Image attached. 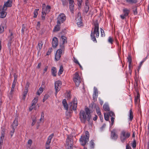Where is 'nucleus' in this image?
<instances>
[{"mask_svg": "<svg viewBox=\"0 0 149 149\" xmlns=\"http://www.w3.org/2000/svg\"><path fill=\"white\" fill-rule=\"evenodd\" d=\"M85 111L82 110H80L79 114V118L81 123L85 124L86 121H87L89 124L91 122V110L86 107L85 108Z\"/></svg>", "mask_w": 149, "mask_h": 149, "instance_id": "nucleus-1", "label": "nucleus"}, {"mask_svg": "<svg viewBox=\"0 0 149 149\" xmlns=\"http://www.w3.org/2000/svg\"><path fill=\"white\" fill-rule=\"evenodd\" d=\"M98 21V20H96L95 21H93V24L94 26V28L93 31H91V39L93 41H95L96 42H97V40L95 38V34H96V37L97 38L98 37L99 34V24Z\"/></svg>", "mask_w": 149, "mask_h": 149, "instance_id": "nucleus-2", "label": "nucleus"}, {"mask_svg": "<svg viewBox=\"0 0 149 149\" xmlns=\"http://www.w3.org/2000/svg\"><path fill=\"white\" fill-rule=\"evenodd\" d=\"M89 132L87 131L85 132V135L81 136L79 139V141L81 144L84 146L88 143L89 141Z\"/></svg>", "mask_w": 149, "mask_h": 149, "instance_id": "nucleus-3", "label": "nucleus"}, {"mask_svg": "<svg viewBox=\"0 0 149 149\" xmlns=\"http://www.w3.org/2000/svg\"><path fill=\"white\" fill-rule=\"evenodd\" d=\"M77 99L76 98H74L72 102H70L68 104V110L69 112L71 113L73 110L75 111L77 109Z\"/></svg>", "mask_w": 149, "mask_h": 149, "instance_id": "nucleus-4", "label": "nucleus"}, {"mask_svg": "<svg viewBox=\"0 0 149 149\" xmlns=\"http://www.w3.org/2000/svg\"><path fill=\"white\" fill-rule=\"evenodd\" d=\"M130 132L124 130L123 131L120 135L121 141L123 143L124 142L126 139L130 137Z\"/></svg>", "mask_w": 149, "mask_h": 149, "instance_id": "nucleus-5", "label": "nucleus"}, {"mask_svg": "<svg viewBox=\"0 0 149 149\" xmlns=\"http://www.w3.org/2000/svg\"><path fill=\"white\" fill-rule=\"evenodd\" d=\"M66 19V17L65 14L63 13H61L57 17V23L61 24Z\"/></svg>", "mask_w": 149, "mask_h": 149, "instance_id": "nucleus-6", "label": "nucleus"}, {"mask_svg": "<svg viewBox=\"0 0 149 149\" xmlns=\"http://www.w3.org/2000/svg\"><path fill=\"white\" fill-rule=\"evenodd\" d=\"M73 80L77 87H78L81 82L80 78L78 72H76L74 74Z\"/></svg>", "mask_w": 149, "mask_h": 149, "instance_id": "nucleus-7", "label": "nucleus"}, {"mask_svg": "<svg viewBox=\"0 0 149 149\" xmlns=\"http://www.w3.org/2000/svg\"><path fill=\"white\" fill-rule=\"evenodd\" d=\"M62 85V83L60 81L58 80L55 82V88L56 90L55 95H56L60 89V87Z\"/></svg>", "mask_w": 149, "mask_h": 149, "instance_id": "nucleus-8", "label": "nucleus"}, {"mask_svg": "<svg viewBox=\"0 0 149 149\" xmlns=\"http://www.w3.org/2000/svg\"><path fill=\"white\" fill-rule=\"evenodd\" d=\"M13 0H8L6 2H4V4L3 7V10H6L7 7H10L12 6Z\"/></svg>", "mask_w": 149, "mask_h": 149, "instance_id": "nucleus-9", "label": "nucleus"}, {"mask_svg": "<svg viewBox=\"0 0 149 149\" xmlns=\"http://www.w3.org/2000/svg\"><path fill=\"white\" fill-rule=\"evenodd\" d=\"M77 24L79 26H81L82 25L83 23L81 14L80 13H78L76 18Z\"/></svg>", "mask_w": 149, "mask_h": 149, "instance_id": "nucleus-10", "label": "nucleus"}, {"mask_svg": "<svg viewBox=\"0 0 149 149\" xmlns=\"http://www.w3.org/2000/svg\"><path fill=\"white\" fill-rule=\"evenodd\" d=\"M116 132V130L115 129H113L112 131H111V137L112 139L114 140H116L118 136V135Z\"/></svg>", "mask_w": 149, "mask_h": 149, "instance_id": "nucleus-11", "label": "nucleus"}, {"mask_svg": "<svg viewBox=\"0 0 149 149\" xmlns=\"http://www.w3.org/2000/svg\"><path fill=\"white\" fill-rule=\"evenodd\" d=\"M72 137L70 136H68L66 142V145L68 146L69 145L73 146V142L72 140Z\"/></svg>", "mask_w": 149, "mask_h": 149, "instance_id": "nucleus-12", "label": "nucleus"}, {"mask_svg": "<svg viewBox=\"0 0 149 149\" xmlns=\"http://www.w3.org/2000/svg\"><path fill=\"white\" fill-rule=\"evenodd\" d=\"M6 10H3L1 6H0V18H4L6 15L7 13L5 11Z\"/></svg>", "mask_w": 149, "mask_h": 149, "instance_id": "nucleus-13", "label": "nucleus"}, {"mask_svg": "<svg viewBox=\"0 0 149 149\" xmlns=\"http://www.w3.org/2000/svg\"><path fill=\"white\" fill-rule=\"evenodd\" d=\"M61 38L63 40V43L61 45H60V47L63 50H64L65 49L64 43H67V39L66 37L64 36H61Z\"/></svg>", "mask_w": 149, "mask_h": 149, "instance_id": "nucleus-14", "label": "nucleus"}, {"mask_svg": "<svg viewBox=\"0 0 149 149\" xmlns=\"http://www.w3.org/2000/svg\"><path fill=\"white\" fill-rule=\"evenodd\" d=\"M58 44V40L56 37H54L52 40V46L54 48H55Z\"/></svg>", "mask_w": 149, "mask_h": 149, "instance_id": "nucleus-15", "label": "nucleus"}, {"mask_svg": "<svg viewBox=\"0 0 149 149\" xmlns=\"http://www.w3.org/2000/svg\"><path fill=\"white\" fill-rule=\"evenodd\" d=\"M94 91L93 94V100L94 102L97 100V99L98 96V92L97 89L95 87L94 88Z\"/></svg>", "mask_w": 149, "mask_h": 149, "instance_id": "nucleus-16", "label": "nucleus"}, {"mask_svg": "<svg viewBox=\"0 0 149 149\" xmlns=\"http://www.w3.org/2000/svg\"><path fill=\"white\" fill-rule=\"evenodd\" d=\"M69 2L70 9L71 11L74 10V0H68Z\"/></svg>", "mask_w": 149, "mask_h": 149, "instance_id": "nucleus-17", "label": "nucleus"}, {"mask_svg": "<svg viewBox=\"0 0 149 149\" xmlns=\"http://www.w3.org/2000/svg\"><path fill=\"white\" fill-rule=\"evenodd\" d=\"M63 105L65 109L67 111H68V106L67 102L65 99H64L62 102Z\"/></svg>", "mask_w": 149, "mask_h": 149, "instance_id": "nucleus-18", "label": "nucleus"}, {"mask_svg": "<svg viewBox=\"0 0 149 149\" xmlns=\"http://www.w3.org/2000/svg\"><path fill=\"white\" fill-rule=\"evenodd\" d=\"M123 11L124 16H126L127 17L129 16L130 11L127 8H125L123 9Z\"/></svg>", "mask_w": 149, "mask_h": 149, "instance_id": "nucleus-19", "label": "nucleus"}, {"mask_svg": "<svg viewBox=\"0 0 149 149\" xmlns=\"http://www.w3.org/2000/svg\"><path fill=\"white\" fill-rule=\"evenodd\" d=\"M61 24H59L57 23V24L54 27V28L53 30L54 32H57L59 31L60 29Z\"/></svg>", "mask_w": 149, "mask_h": 149, "instance_id": "nucleus-20", "label": "nucleus"}, {"mask_svg": "<svg viewBox=\"0 0 149 149\" xmlns=\"http://www.w3.org/2000/svg\"><path fill=\"white\" fill-rule=\"evenodd\" d=\"M51 71L52 75L54 77L56 76L57 72L56 68L55 67H52L51 69Z\"/></svg>", "mask_w": 149, "mask_h": 149, "instance_id": "nucleus-21", "label": "nucleus"}, {"mask_svg": "<svg viewBox=\"0 0 149 149\" xmlns=\"http://www.w3.org/2000/svg\"><path fill=\"white\" fill-rule=\"evenodd\" d=\"M18 125V122L17 119L15 118L11 126L12 127L16 128Z\"/></svg>", "mask_w": 149, "mask_h": 149, "instance_id": "nucleus-22", "label": "nucleus"}, {"mask_svg": "<svg viewBox=\"0 0 149 149\" xmlns=\"http://www.w3.org/2000/svg\"><path fill=\"white\" fill-rule=\"evenodd\" d=\"M14 36H9V40L8 43V45L9 47H10L11 46V43L14 40Z\"/></svg>", "mask_w": 149, "mask_h": 149, "instance_id": "nucleus-23", "label": "nucleus"}, {"mask_svg": "<svg viewBox=\"0 0 149 149\" xmlns=\"http://www.w3.org/2000/svg\"><path fill=\"white\" fill-rule=\"evenodd\" d=\"M6 130L4 129H2L1 131V136L0 137V139L3 140L4 139L5 135V134Z\"/></svg>", "mask_w": 149, "mask_h": 149, "instance_id": "nucleus-24", "label": "nucleus"}, {"mask_svg": "<svg viewBox=\"0 0 149 149\" xmlns=\"http://www.w3.org/2000/svg\"><path fill=\"white\" fill-rule=\"evenodd\" d=\"M140 95L139 93H138L137 94L136 96H135V99H134V103L136 104L137 103V102L138 100H139V101H140Z\"/></svg>", "mask_w": 149, "mask_h": 149, "instance_id": "nucleus-25", "label": "nucleus"}, {"mask_svg": "<svg viewBox=\"0 0 149 149\" xmlns=\"http://www.w3.org/2000/svg\"><path fill=\"white\" fill-rule=\"evenodd\" d=\"M134 117V115L132 111V109H131L130 110V114H129V119L131 121L133 118Z\"/></svg>", "mask_w": 149, "mask_h": 149, "instance_id": "nucleus-26", "label": "nucleus"}, {"mask_svg": "<svg viewBox=\"0 0 149 149\" xmlns=\"http://www.w3.org/2000/svg\"><path fill=\"white\" fill-rule=\"evenodd\" d=\"M47 13L45 12V11L42 10L41 15L42 19V20L43 21L45 20V16L46 15Z\"/></svg>", "mask_w": 149, "mask_h": 149, "instance_id": "nucleus-27", "label": "nucleus"}, {"mask_svg": "<svg viewBox=\"0 0 149 149\" xmlns=\"http://www.w3.org/2000/svg\"><path fill=\"white\" fill-rule=\"evenodd\" d=\"M103 108L104 110L106 111H109L110 110V108L108 104H105L103 106Z\"/></svg>", "mask_w": 149, "mask_h": 149, "instance_id": "nucleus-28", "label": "nucleus"}, {"mask_svg": "<svg viewBox=\"0 0 149 149\" xmlns=\"http://www.w3.org/2000/svg\"><path fill=\"white\" fill-rule=\"evenodd\" d=\"M126 2L129 4H132L133 3H137V0H125Z\"/></svg>", "mask_w": 149, "mask_h": 149, "instance_id": "nucleus-29", "label": "nucleus"}, {"mask_svg": "<svg viewBox=\"0 0 149 149\" xmlns=\"http://www.w3.org/2000/svg\"><path fill=\"white\" fill-rule=\"evenodd\" d=\"M38 97H36L34 98V99L32 101V103L31 105L32 106H33L34 105H35L38 102Z\"/></svg>", "mask_w": 149, "mask_h": 149, "instance_id": "nucleus-30", "label": "nucleus"}, {"mask_svg": "<svg viewBox=\"0 0 149 149\" xmlns=\"http://www.w3.org/2000/svg\"><path fill=\"white\" fill-rule=\"evenodd\" d=\"M135 81H136V84H134V88L137 94V93H139V92L138 91V81H136V79Z\"/></svg>", "mask_w": 149, "mask_h": 149, "instance_id": "nucleus-31", "label": "nucleus"}, {"mask_svg": "<svg viewBox=\"0 0 149 149\" xmlns=\"http://www.w3.org/2000/svg\"><path fill=\"white\" fill-rule=\"evenodd\" d=\"M93 141V140H91L90 141V148L91 149H93L94 148L95 143Z\"/></svg>", "mask_w": 149, "mask_h": 149, "instance_id": "nucleus-32", "label": "nucleus"}, {"mask_svg": "<svg viewBox=\"0 0 149 149\" xmlns=\"http://www.w3.org/2000/svg\"><path fill=\"white\" fill-rule=\"evenodd\" d=\"M63 71V66L61 65L60 67V69L59 70L58 74L59 76H60L61 74H62Z\"/></svg>", "mask_w": 149, "mask_h": 149, "instance_id": "nucleus-33", "label": "nucleus"}, {"mask_svg": "<svg viewBox=\"0 0 149 149\" xmlns=\"http://www.w3.org/2000/svg\"><path fill=\"white\" fill-rule=\"evenodd\" d=\"M61 56V55L58 54V53H56L55 57V60L56 61H58L60 59Z\"/></svg>", "mask_w": 149, "mask_h": 149, "instance_id": "nucleus-34", "label": "nucleus"}, {"mask_svg": "<svg viewBox=\"0 0 149 149\" xmlns=\"http://www.w3.org/2000/svg\"><path fill=\"white\" fill-rule=\"evenodd\" d=\"M51 6L49 5H47L45 8L46 11L45 12H46L47 13H48L50 11L51 9Z\"/></svg>", "mask_w": 149, "mask_h": 149, "instance_id": "nucleus-35", "label": "nucleus"}, {"mask_svg": "<svg viewBox=\"0 0 149 149\" xmlns=\"http://www.w3.org/2000/svg\"><path fill=\"white\" fill-rule=\"evenodd\" d=\"M27 93V91H24L23 92L22 97V100H23L24 101L25 100Z\"/></svg>", "mask_w": 149, "mask_h": 149, "instance_id": "nucleus-36", "label": "nucleus"}, {"mask_svg": "<svg viewBox=\"0 0 149 149\" xmlns=\"http://www.w3.org/2000/svg\"><path fill=\"white\" fill-rule=\"evenodd\" d=\"M127 59L128 60L129 64L132 65V59L131 55L130 54H129L128 57L127 58Z\"/></svg>", "mask_w": 149, "mask_h": 149, "instance_id": "nucleus-37", "label": "nucleus"}, {"mask_svg": "<svg viewBox=\"0 0 149 149\" xmlns=\"http://www.w3.org/2000/svg\"><path fill=\"white\" fill-rule=\"evenodd\" d=\"M43 91V88L42 87H40L38 91L37 92L36 94L37 95H40Z\"/></svg>", "mask_w": 149, "mask_h": 149, "instance_id": "nucleus-38", "label": "nucleus"}, {"mask_svg": "<svg viewBox=\"0 0 149 149\" xmlns=\"http://www.w3.org/2000/svg\"><path fill=\"white\" fill-rule=\"evenodd\" d=\"M96 112L98 115H100L101 114L100 110L99 107L98 106L96 107Z\"/></svg>", "mask_w": 149, "mask_h": 149, "instance_id": "nucleus-39", "label": "nucleus"}, {"mask_svg": "<svg viewBox=\"0 0 149 149\" xmlns=\"http://www.w3.org/2000/svg\"><path fill=\"white\" fill-rule=\"evenodd\" d=\"M49 97V95L48 94H46L45 95L43 99V102H44L46 100H47Z\"/></svg>", "mask_w": 149, "mask_h": 149, "instance_id": "nucleus-40", "label": "nucleus"}, {"mask_svg": "<svg viewBox=\"0 0 149 149\" xmlns=\"http://www.w3.org/2000/svg\"><path fill=\"white\" fill-rule=\"evenodd\" d=\"M43 45V44L42 43V41H41L40 43H38V45L39 48V51H40Z\"/></svg>", "mask_w": 149, "mask_h": 149, "instance_id": "nucleus-41", "label": "nucleus"}, {"mask_svg": "<svg viewBox=\"0 0 149 149\" xmlns=\"http://www.w3.org/2000/svg\"><path fill=\"white\" fill-rule=\"evenodd\" d=\"M78 1V6L79 9L81 8V4L82 3V0H77Z\"/></svg>", "mask_w": 149, "mask_h": 149, "instance_id": "nucleus-42", "label": "nucleus"}, {"mask_svg": "<svg viewBox=\"0 0 149 149\" xmlns=\"http://www.w3.org/2000/svg\"><path fill=\"white\" fill-rule=\"evenodd\" d=\"M104 119L106 121H108L109 120V116L108 114H106L104 113Z\"/></svg>", "mask_w": 149, "mask_h": 149, "instance_id": "nucleus-43", "label": "nucleus"}, {"mask_svg": "<svg viewBox=\"0 0 149 149\" xmlns=\"http://www.w3.org/2000/svg\"><path fill=\"white\" fill-rule=\"evenodd\" d=\"M89 8V6H85L84 7L85 12L87 13L88 11Z\"/></svg>", "mask_w": 149, "mask_h": 149, "instance_id": "nucleus-44", "label": "nucleus"}, {"mask_svg": "<svg viewBox=\"0 0 149 149\" xmlns=\"http://www.w3.org/2000/svg\"><path fill=\"white\" fill-rule=\"evenodd\" d=\"M109 116H110L111 117H112V116H115V114L112 111H110L109 112L108 114Z\"/></svg>", "mask_w": 149, "mask_h": 149, "instance_id": "nucleus-45", "label": "nucleus"}, {"mask_svg": "<svg viewBox=\"0 0 149 149\" xmlns=\"http://www.w3.org/2000/svg\"><path fill=\"white\" fill-rule=\"evenodd\" d=\"M29 83L28 82H27L25 87V91H27V92L28 91V88L29 86Z\"/></svg>", "mask_w": 149, "mask_h": 149, "instance_id": "nucleus-46", "label": "nucleus"}, {"mask_svg": "<svg viewBox=\"0 0 149 149\" xmlns=\"http://www.w3.org/2000/svg\"><path fill=\"white\" fill-rule=\"evenodd\" d=\"M52 47L49 48V49L48 51L46 53V55H49L51 52H52Z\"/></svg>", "mask_w": 149, "mask_h": 149, "instance_id": "nucleus-47", "label": "nucleus"}, {"mask_svg": "<svg viewBox=\"0 0 149 149\" xmlns=\"http://www.w3.org/2000/svg\"><path fill=\"white\" fill-rule=\"evenodd\" d=\"M132 146L133 148H134L136 147V143L135 140L134 139L132 143Z\"/></svg>", "mask_w": 149, "mask_h": 149, "instance_id": "nucleus-48", "label": "nucleus"}, {"mask_svg": "<svg viewBox=\"0 0 149 149\" xmlns=\"http://www.w3.org/2000/svg\"><path fill=\"white\" fill-rule=\"evenodd\" d=\"M62 50H63L61 48V49H58L56 53H58V54L61 55Z\"/></svg>", "mask_w": 149, "mask_h": 149, "instance_id": "nucleus-49", "label": "nucleus"}, {"mask_svg": "<svg viewBox=\"0 0 149 149\" xmlns=\"http://www.w3.org/2000/svg\"><path fill=\"white\" fill-rule=\"evenodd\" d=\"M100 31L101 36L102 37H104L105 36V34L104 30L101 28H100Z\"/></svg>", "mask_w": 149, "mask_h": 149, "instance_id": "nucleus-50", "label": "nucleus"}, {"mask_svg": "<svg viewBox=\"0 0 149 149\" xmlns=\"http://www.w3.org/2000/svg\"><path fill=\"white\" fill-rule=\"evenodd\" d=\"M14 89L12 88H11V91L10 93V95L11 97H12L13 94V92L14 91Z\"/></svg>", "mask_w": 149, "mask_h": 149, "instance_id": "nucleus-51", "label": "nucleus"}, {"mask_svg": "<svg viewBox=\"0 0 149 149\" xmlns=\"http://www.w3.org/2000/svg\"><path fill=\"white\" fill-rule=\"evenodd\" d=\"M25 29V26L24 24H23L22 25V34H24V31Z\"/></svg>", "mask_w": 149, "mask_h": 149, "instance_id": "nucleus-52", "label": "nucleus"}, {"mask_svg": "<svg viewBox=\"0 0 149 149\" xmlns=\"http://www.w3.org/2000/svg\"><path fill=\"white\" fill-rule=\"evenodd\" d=\"M113 38L111 37H109V39H108L109 42L111 43V44H112L113 43Z\"/></svg>", "mask_w": 149, "mask_h": 149, "instance_id": "nucleus-53", "label": "nucleus"}, {"mask_svg": "<svg viewBox=\"0 0 149 149\" xmlns=\"http://www.w3.org/2000/svg\"><path fill=\"white\" fill-rule=\"evenodd\" d=\"M111 126H112L114 122V118L113 117H111Z\"/></svg>", "mask_w": 149, "mask_h": 149, "instance_id": "nucleus-54", "label": "nucleus"}, {"mask_svg": "<svg viewBox=\"0 0 149 149\" xmlns=\"http://www.w3.org/2000/svg\"><path fill=\"white\" fill-rule=\"evenodd\" d=\"M14 77V80L13 81L17 82V76L16 73H14L13 75Z\"/></svg>", "mask_w": 149, "mask_h": 149, "instance_id": "nucleus-55", "label": "nucleus"}, {"mask_svg": "<svg viewBox=\"0 0 149 149\" xmlns=\"http://www.w3.org/2000/svg\"><path fill=\"white\" fill-rule=\"evenodd\" d=\"M133 13L134 15H136L137 14V8L136 7L135 9H133Z\"/></svg>", "mask_w": 149, "mask_h": 149, "instance_id": "nucleus-56", "label": "nucleus"}, {"mask_svg": "<svg viewBox=\"0 0 149 149\" xmlns=\"http://www.w3.org/2000/svg\"><path fill=\"white\" fill-rule=\"evenodd\" d=\"M4 31V28L3 26L0 27V33H2Z\"/></svg>", "mask_w": 149, "mask_h": 149, "instance_id": "nucleus-57", "label": "nucleus"}, {"mask_svg": "<svg viewBox=\"0 0 149 149\" xmlns=\"http://www.w3.org/2000/svg\"><path fill=\"white\" fill-rule=\"evenodd\" d=\"M33 13L34 16H33V17L34 18H36V17L37 15H38V12H37L34 11Z\"/></svg>", "mask_w": 149, "mask_h": 149, "instance_id": "nucleus-58", "label": "nucleus"}, {"mask_svg": "<svg viewBox=\"0 0 149 149\" xmlns=\"http://www.w3.org/2000/svg\"><path fill=\"white\" fill-rule=\"evenodd\" d=\"M16 82L15 81H13L11 88H14L16 85Z\"/></svg>", "mask_w": 149, "mask_h": 149, "instance_id": "nucleus-59", "label": "nucleus"}, {"mask_svg": "<svg viewBox=\"0 0 149 149\" xmlns=\"http://www.w3.org/2000/svg\"><path fill=\"white\" fill-rule=\"evenodd\" d=\"M143 63V61H142L140 62V65H139V66L138 67V69L137 70L138 71H139V70L140 69V68Z\"/></svg>", "mask_w": 149, "mask_h": 149, "instance_id": "nucleus-60", "label": "nucleus"}, {"mask_svg": "<svg viewBox=\"0 0 149 149\" xmlns=\"http://www.w3.org/2000/svg\"><path fill=\"white\" fill-rule=\"evenodd\" d=\"M106 126L105 124H104L102 126L100 127V130L101 131H102L104 128H105Z\"/></svg>", "mask_w": 149, "mask_h": 149, "instance_id": "nucleus-61", "label": "nucleus"}, {"mask_svg": "<svg viewBox=\"0 0 149 149\" xmlns=\"http://www.w3.org/2000/svg\"><path fill=\"white\" fill-rule=\"evenodd\" d=\"M73 59L75 63L77 64H79V63L78 62V61L74 57H73Z\"/></svg>", "mask_w": 149, "mask_h": 149, "instance_id": "nucleus-62", "label": "nucleus"}, {"mask_svg": "<svg viewBox=\"0 0 149 149\" xmlns=\"http://www.w3.org/2000/svg\"><path fill=\"white\" fill-rule=\"evenodd\" d=\"M126 17H127L126 16H124V15H120V17L122 19H126Z\"/></svg>", "mask_w": 149, "mask_h": 149, "instance_id": "nucleus-63", "label": "nucleus"}, {"mask_svg": "<svg viewBox=\"0 0 149 149\" xmlns=\"http://www.w3.org/2000/svg\"><path fill=\"white\" fill-rule=\"evenodd\" d=\"M32 143V141L31 139H29L28 141V142H27L28 144H29V145H30V146H31V144Z\"/></svg>", "mask_w": 149, "mask_h": 149, "instance_id": "nucleus-64", "label": "nucleus"}]
</instances>
